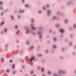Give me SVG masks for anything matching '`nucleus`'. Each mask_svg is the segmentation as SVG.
Listing matches in <instances>:
<instances>
[{
  "mask_svg": "<svg viewBox=\"0 0 76 76\" xmlns=\"http://www.w3.org/2000/svg\"><path fill=\"white\" fill-rule=\"evenodd\" d=\"M16 72V71H14V72H13V74H15V73Z\"/></svg>",
  "mask_w": 76,
  "mask_h": 76,
  "instance_id": "29",
  "label": "nucleus"
},
{
  "mask_svg": "<svg viewBox=\"0 0 76 76\" xmlns=\"http://www.w3.org/2000/svg\"><path fill=\"white\" fill-rule=\"evenodd\" d=\"M34 76H36V75H34Z\"/></svg>",
  "mask_w": 76,
  "mask_h": 76,
  "instance_id": "52",
  "label": "nucleus"
},
{
  "mask_svg": "<svg viewBox=\"0 0 76 76\" xmlns=\"http://www.w3.org/2000/svg\"><path fill=\"white\" fill-rule=\"evenodd\" d=\"M0 9L1 10H3V7H1Z\"/></svg>",
  "mask_w": 76,
  "mask_h": 76,
  "instance_id": "30",
  "label": "nucleus"
},
{
  "mask_svg": "<svg viewBox=\"0 0 76 76\" xmlns=\"http://www.w3.org/2000/svg\"><path fill=\"white\" fill-rule=\"evenodd\" d=\"M42 76H45V75H44V74H43L42 75Z\"/></svg>",
  "mask_w": 76,
  "mask_h": 76,
  "instance_id": "50",
  "label": "nucleus"
},
{
  "mask_svg": "<svg viewBox=\"0 0 76 76\" xmlns=\"http://www.w3.org/2000/svg\"><path fill=\"white\" fill-rule=\"evenodd\" d=\"M42 13V11H41L39 10V13Z\"/></svg>",
  "mask_w": 76,
  "mask_h": 76,
  "instance_id": "28",
  "label": "nucleus"
},
{
  "mask_svg": "<svg viewBox=\"0 0 76 76\" xmlns=\"http://www.w3.org/2000/svg\"><path fill=\"white\" fill-rule=\"evenodd\" d=\"M73 27L74 28H76V25H74Z\"/></svg>",
  "mask_w": 76,
  "mask_h": 76,
  "instance_id": "38",
  "label": "nucleus"
},
{
  "mask_svg": "<svg viewBox=\"0 0 76 76\" xmlns=\"http://www.w3.org/2000/svg\"><path fill=\"white\" fill-rule=\"evenodd\" d=\"M20 13H24L25 11L23 10H21L20 11Z\"/></svg>",
  "mask_w": 76,
  "mask_h": 76,
  "instance_id": "8",
  "label": "nucleus"
},
{
  "mask_svg": "<svg viewBox=\"0 0 76 76\" xmlns=\"http://www.w3.org/2000/svg\"><path fill=\"white\" fill-rule=\"evenodd\" d=\"M72 44V42H70L69 43V45H71Z\"/></svg>",
  "mask_w": 76,
  "mask_h": 76,
  "instance_id": "36",
  "label": "nucleus"
},
{
  "mask_svg": "<svg viewBox=\"0 0 76 76\" xmlns=\"http://www.w3.org/2000/svg\"><path fill=\"white\" fill-rule=\"evenodd\" d=\"M43 9L44 10L45 9V7H43Z\"/></svg>",
  "mask_w": 76,
  "mask_h": 76,
  "instance_id": "44",
  "label": "nucleus"
},
{
  "mask_svg": "<svg viewBox=\"0 0 76 76\" xmlns=\"http://www.w3.org/2000/svg\"><path fill=\"white\" fill-rule=\"evenodd\" d=\"M59 32H61V33H64V31L62 29H60L59 30Z\"/></svg>",
  "mask_w": 76,
  "mask_h": 76,
  "instance_id": "7",
  "label": "nucleus"
},
{
  "mask_svg": "<svg viewBox=\"0 0 76 76\" xmlns=\"http://www.w3.org/2000/svg\"><path fill=\"white\" fill-rule=\"evenodd\" d=\"M42 29V28H41V27H40L39 28V30H41V29Z\"/></svg>",
  "mask_w": 76,
  "mask_h": 76,
  "instance_id": "25",
  "label": "nucleus"
},
{
  "mask_svg": "<svg viewBox=\"0 0 76 76\" xmlns=\"http://www.w3.org/2000/svg\"><path fill=\"white\" fill-rule=\"evenodd\" d=\"M24 60H26V59H25V58H24Z\"/></svg>",
  "mask_w": 76,
  "mask_h": 76,
  "instance_id": "51",
  "label": "nucleus"
},
{
  "mask_svg": "<svg viewBox=\"0 0 76 76\" xmlns=\"http://www.w3.org/2000/svg\"><path fill=\"white\" fill-rule=\"evenodd\" d=\"M25 7H28V5L26 4H25Z\"/></svg>",
  "mask_w": 76,
  "mask_h": 76,
  "instance_id": "19",
  "label": "nucleus"
},
{
  "mask_svg": "<svg viewBox=\"0 0 76 76\" xmlns=\"http://www.w3.org/2000/svg\"><path fill=\"white\" fill-rule=\"evenodd\" d=\"M53 41H57V39H56V38H54Z\"/></svg>",
  "mask_w": 76,
  "mask_h": 76,
  "instance_id": "12",
  "label": "nucleus"
},
{
  "mask_svg": "<svg viewBox=\"0 0 76 76\" xmlns=\"http://www.w3.org/2000/svg\"><path fill=\"white\" fill-rule=\"evenodd\" d=\"M58 26H59V25L58 24H57V25H56V26H57V27H58Z\"/></svg>",
  "mask_w": 76,
  "mask_h": 76,
  "instance_id": "40",
  "label": "nucleus"
},
{
  "mask_svg": "<svg viewBox=\"0 0 76 76\" xmlns=\"http://www.w3.org/2000/svg\"><path fill=\"white\" fill-rule=\"evenodd\" d=\"M37 56L39 57H41L42 56V55L39 54Z\"/></svg>",
  "mask_w": 76,
  "mask_h": 76,
  "instance_id": "17",
  "label": "nucleus"
},
{
  "mask_svg": "<svg viewBox=\"0 0 76 76\" xmlns=\"http://www.w3.org/2000/svg\"><path fill=\"white\" fill-rule=\"evenodd\" d=\"M16 34L17 35H18V34H19V31H17Z\"/></svg>",
  "mask_w": 76,
  "mask_h": 76,
  "instance_id": "16",
  "label": "nucleus"
},
{
  "mask_svg": "<svg viewBox=\"0 0 76 76\" xmlns=\"http://www.w3.org/2000/svg\"><path fill=\"white\" fill-rule=\"evenodd\" d=\"M75 72H76V70L75 71Z\"/></svg>",
  "mask_w": 76,
  "mask_h": 76,
  "instance_id": "55",
  "label": "nucleus"
},
{
  "mask_svg": "<svg viewBox=\"0 0 76 76\" xmlns=\"http://www.w3.org/2000/svg\"><path fill=\"white\" fill-rule=\"evenodd\" d=\"M18 28V26H15V29H17Z\"/></svg>",
  "mask_w": 76,
  "mask_h": 76,
  "instance_id": "15",
  "label": "nucleus"
},
{
  "mask_svg": "<svg viewBox=\"0 0 76 76\" xmlns=\"http://www.w3.org/2000/svg\"><path fill=\"white\" fill-rule=\"evenodd\" d=\"M19 18H20V16H18V19H19Z\"/></svg>",
  "mask_w": 76,
  "mask_h": 76,
  "instance_id": "45",
  "label": "nucleus"
},
{
  "mask_svg": "<svg viewBox=\"0 0 76 76\" xmlns=\"http://www.w3.org/2000/svg\"><path fill=\"white\" fill-rule=\"evenodd\" d=\"M3 24H4V22H2L1 23V25H3Z\"/></svg>",
  "mask_w": 76,
  "mask_h": 76,
  "instance_id": "32",
  "label": "nucleus"
},
{
  "mask_svg": "<svg viewBox=\"0 0 76 76\" xmlns=\"http://www.w3.org/2000/svg\"><path fill=\"white\" fill-rule=\"evenodd\" d=\"M31 20L32 22H34V21L33 20V19H31Z\"/></svg>",
  "mask_w": 76,
  "mask_h": 76,
  "instance_id": "33",
  "label": "nucleus"
},
{
  "mask_svg": "<svg viewBox=\"0 0 76 76\" xmlns=\"http://www.w3.org/2000/svg\"><path fill=\"white\" fill-rule=\"evenodd\" d=\"M53 48H54L55 49V48H56V46L54 45H53Z\"/></svg>",
  "mask_w": 76,
  "mask_h": 76,
  "instance_id": "18",
  "label": "nucleus"
},
{
  "mask_svg": "<svg viewBox=\"0 0 76 76\" xmlns=\"http://www.w3.org/2000/svg\"><path fill=\"white\" fill-rule=\"evenodd\" d=\"M10 63H12L13 62V61H12L10 60Z\"/></svg>",
  "mask_w": 76,
  "mask_h": 76,
  "instance_id": "31",
  "label": "nucleus"
},
{
  "mask_svg": "<svg viewBox=\"0 0 76 76\" xmlns=\"http://www.w3.org/2000/svg\"><path fill=\"white\" fill-rule=\"evenodd\" d=\"M4 32H6L7 31V29H4Z\"/></svg>",
  "mask_w": 76,
  "mask_h": 76,
  "instance_id": "21",
  "label": "nucleus"
},
{
  "mask_svg": "<svg viewBox=\"0 0 76 76\" xmlns=\"http://www.w3.org/2000/svg\"><path fill=\"white\" fill-rule=\"evenodd\" d=\"M3 4V2H2L0 1V5H1Z\"/></svg>",
  "mask_w": 76,
  "mask_h": 76,
  "instance_id": "27",
  "label": "nucleus"
},
{
  "mask_svg": "<svg viewBox=\"0 0 76 76\" xmlns=\"http://www.w3.org/2000/svg\"><path fill=\"white\" fill-rule=\"evenodd\" d=\"M31 28L32 29H34V30H35V29H36V28L33 26V24H32L31 25Z\"/></svg>",
  "mask_w": 76,
  "mask_h": 76,
  "instance_id": "4",
  "label": "nucleus"
},
{
  "mask_svg": "<svg viewBox=\"0 0 76 76\" xmlns=\"http://www.w3.org/2000/svg\"><path fill=\"white\" fill-rule=\"evenodd\" d=\"M4 58H2L1 59V61H2V62H4Z\"/></svg>",
  "mask_w": 76,
  "mask_h": 76,
  "instance_id": "10",
  "label": "nucleus"
},
{
  "mask_svg": "<svg viewBox=\"0 0 76 76\" xmlns=\"http://www.w3.org/2000/svg\"><path fill=\"white\" fill-rule=\"evenodd\" d=\"M48 50H46V53H48Z\"/></svg>",
  "mask_w": 76,
  "mask_h": 76,
  "instance_id": "37",
  "label": "nucleus"
},
{
  "mask_svg": "<svg viewBox=\"0 0 76 76\" xmlns=\"http://www.w3.org/2000/svg\"><path fill=\"white\" fill-rule=\"evenodd\" d=\"M47 12L48 13V16H49V15L51 14V11L50 10H48Z\"/></svg>",
  "mask_w": 76,
  "mask_h": 76,
  "instance_id": "5",
  "label": "nucleus"
},
{
  "mask_svg": "<svg viewBox=\"0 0 76 76\" xmlns=\"http://www.w3.org/2000/svg\"><path fill=\"white\" fill-rule=\"evenodd\" d=\"M26 44H29V42H26Z\"/></svg>",
  "mask_w": 76,
  "mask_h": 76,
  "instance_id": "41",
  "label": "nucleus"
},
{
  "mask_svg": "<svg viewBox=\"0 0 76 76\" xmlns=\"http://www.w3.org/2000/svg\"><path fill=\"white\" fill-rule=\"evenodd\" d=\"M24 1H25V0H22V3H24Z\"/></svg>",
  "mask_w": 76,
  "mask_h": 76,
  "instance_id": "35",
  "label": "nucleus"
},
{
  "mask_svg": "<svg viewBox=\"0 0 76 76\" xmlns=\"http://www.w3.org/2000/svg\"><path fill=\"white\" fill-rule=\"evenodd\" d=\"M1 34H3V32L2 31H1Z\"/></svg>",
  "mask_w": 76,
  "mask_h": 76,
  "instance_id": "48",
  "label": "nucleus"
},
{
  "mask_svg": "<svg viewBox=\"0 0 76 76\" xmlns=\"http://www.w3.org/2000/svg\"><path fill=\"white\" fill-rule=\"evenodd\" d=\"M34 73V71H32L31 72V74H32V73Z\"/></svg>",
  "mask_w": 76,
  "mask_h": 76,
  "instance_id": "39",
  "label": "nucleus"
},
{
  "mask_svg": "<svg viewBox=\"0 0 76 76\" xmlns=\"http://www.w3.org/2000/svg\"><path fill=\"white\" fill-rule=\"evenodd\" d=\"M34 46H31V47H30V49H31V50H32V49H34Z\"/></svg>",
  "mask_w": 76,
  "mask_h": 76,
  "instance_id": "13",
  "label": "nucleus"
},
{
  "mask_svg": "<svg viewBox=\"0 0 76 76\" xmlns=\"http://www.w3.org/2000/svg\"><path fill=\"white\" fill-rule=\"evenodd\" d=\"M15 65L14 64H12V68L13 69H15Z\"/></svg>",
  "mask_w": 76,
  "mask_h": 76,
  "instance_id": "9",
  "label": "nucleus"
},
{
  "mask_svg": "<svg viewBox=\"0 0 76 76\" xmlns=\"http://www.w3.org/2000/svg\"><path fill=\"white\" fill-rule=\"evenodd\" d=\"M41 71L42 72H43V71H44V68H42L41 69Z\"/></svg>",
  "mask_w": 76,
  "mask_h": 76,
  "instance_id": "26",
  "label": "nucleus"
},
{
  "mask_svg": "<svg viewBox=\"0 0 76 76\" xmlns=\"http://www.w3.org/2000/svg\"><path fill=\"white\" fill-rule=\"evenodd\" d=\"M68 21L67 20H65V23H67Z\"/></svg>",
  "mask_w": 76,
  "mask_h": 76,
  "instance_id": "20",
  "label": "nucleus"
},
{
  "mask_svg": "<svg viewBox=\"0 0 76 76\" xmlns=\"http://www.w3.org/2000/svg\"><path fill=\"white\" fill-rule=\"evenodd\" d=\"M33 59H34V57H33V56L31 57L30 59H29L30 63H31L32 61H33Z\"/></svg>",
  "mask_w": 76,
  "mask_h": 76,
  "instance_id": "3",
  "label": "nucleus"
},
{
  "mask_svg": "<svg viewBox=\"0 0 76 76\" xmlns=\"http://www.w3.org/2000/svg\"><path fill=\"white\" fill-rule=\"evenodd\" d=\"M22 67H23V68L24 69L25 68V66H23Z\"/></svg>",
  "mask_w": 76,
  "mask_h": 76,
  "instance_id": "43",
  "label": "nucleus"
},
{
  "mask_svg": "<svg viewBox=\"0 0 76 76\" xmlns=\"http://www.w3.org/2000/svg\"><path fill=\"white\" fill-rule=\"evenodd\" d=\"M25 29L26 30V33H27V34H28V33H29V32H29L30 31V30H28V29L26 28H25Z\"/></svg>",
  "mask_w": 76,
  "mask_h": 76,
  "instance_id": "6",
  "label": "nucleus"
},
{
  "mask_svg": "<svg viewBox=\"0 0 76 76\" xmlns=\"http://www.w3.org/2000/svg\"><path fill=\"white\" fill-rule=\"evenodd\" d=\"M46 7H50V5L49 4H48L47 5H46Z\"/></svg>",
  "mask_w": 76,
  "mask_h": 76,
  "instance_id": "22",
  "label": "nucleus"
},
{
  "mask_svg": "<svg viewBox=\"0 0 76 76\" xmlns=\"http://www.w3.org/2000/svg\"><path fill=\"white\" fill-rule=\"evenodd\" d=\"M10 17L12 19H13V16H11Z\"/></svg>",
  "mask_w": 76,
  "mask_h": 76,
  "instance_id": "23",
  "label": "nucleus"
},
{
  "mask_svg": "<svg viewBox=\"0 0 76 76\" xmlns=\"http://www.w3.org/2000/svg\"><path fill=\"white\" fill-rule=\"evenodd\" d=\"M61 58V59H62V58Z\"/></svg>",
  "mask_w": 76,
  "mask_h": 76,
  "instance_id": "53",
  "label": "nucleus"
},
{
  "mask_svg": "<svg viewBox=\"0 0 76 76\" xmlns=\"http://www.w3.org/2000/svg\"><path fill=\"white\" fill-rule=\"evenodd\" d=\"M1 15L2 16H3V13H2L1 14Z\"/></svg>",
  "mask_w": 76,
  "mask_h": 76,
  "instance_id": "42",
  "label": "nucleus"
},
{
  "mask_svg": "<svg viewBox=\"0 0 76 76\" xmlns=\"http://www.w3.org/2000/svg\"><path fill=\"white\" fill-rule=\"evenodd\" d=\"M30 64H31V66H32V65H33V64H32V63H31V62H30Z\"/></svg>",
  "mask_w": 76,
  "mask_h": 76,
  "instance_id": "34",
  "label": "nucleus"
},
{
  "mask_svg": "<svg viewBox=\"0 0 76 76\" xmlns=\"http://www.w3.org/2000/svg\"><path fill=\"white\" fill-rule=\"evenodd\" d=\"M21 61L23 63H24V62H25V61H24V60L22 59L21 60Z\"/></svg>",
  "mask_w": 76,
  "mask_h": 76,
  "instance_id": "11",
  "label": "nucleus"
},
{
  "mask_svg": "<svg viewBox=\"0 0 76 76\" xmlns=\"http://www.w3.org/2000/svg\"><path fill=\"white\" fill-rule=\"evenodd\" d=\"M37 34H38L39 35V37L40 38H42V37L41 36V35H42V32L38 31Z\"/></svg>",
  "mask_w": 76,
  "mask_h": 76,
  "instance_id": "1",
  "label": "nucleus"
},
{
  "mask_svg": "<svg viewBox=\"0 0 76 76\" xmlns=\"http://www.w3.org/2000/svg\"><path fill=\"white\" fill-rule=\"evenodd\" d=\"M48 74H50V72H48Z\"/></svg>",
  "mask_w": 76,
  "mask_h": 76,
  "instance_id": "47",
  "label": "nucleus"
},
{
  "mask_svg": "<svg viewBox=\"0 0 76 76\" xmlns=\"http://www.w3.org/2000/svg\"><path fill=\"white\" fill-rule=\"evenodd\" d=\"M59 73V74H64L65 73H66V72L64 71H60Z\"/></svg>",
  "mask_w": 76,
  "mask_h": 76,
  "instance_id": "2",
  "label": "nucleus"
},
{
  "mask_svg": "<svg viewBox=\"0 0 76 76\" xmlns=\"http://www.w3.org/2000/svg\"><path fill=\"white\" fill-rule=\"evenodd\" d=\"M7 73H9L10 72V70L9 69H7Z\"/></svg>",
  "mask_w": 76,
  "mask_h": 76,
  "instance_id": "14",
  "label": "nucleus"
},
{
  "mask_svg": "<svg viewBox=\"0 0 76 76\" xmlns=\"http://www.w3.org/2000/svg\"><path fill=\"white\" fill-rule=\"evenodd\" d=\"M53 19H56V17L54 16L53 17Z\"/></svg>",
  "mask_w": 76,
  "mask_h": 76,
  "instance_id": "24",
  "label": "nucleus"
},
{
  "mask_svg": "<svg viewBox=\"0 0 76 76\" xmlns=\"http://www.w3.org/2000/svg\"><path fill=\"white\" fill-rule=\"evenodd\" d=\"M33 34L34 35H35V33L34 32L33 33Z\"/></svg>",
  "mask_w": 76,
  "mask_h": 76,
  "instance_id": "46",
  "label": "nucleus"
},
{
  "mask_svg": "<svg viewBox=\"0 0 76 76\" xmlns=\"http://www.w3.org/2000/svg\"><path fill=\"white\" fill-rule=\"evenodd\" d=\"M26 76H27V75H26Z\"/></svg>",
  "mask_w": 76,
  "mask_h": 76,
  "instance_id": "54",
  "label": "nucleus"
},
{
  "mask_svg": "<svg viewBox=\"0 0 76 76\" xmlns=\"http://www.w3.org/2000/svg\"><path fill=\"white\" fill-rule=\"evenodd\" d=\"M51 31H52L51 30H50V32H51Z\"/></svg>",
  "mask_w": 76,
  "mask_h": 76,
  "instance_id": "49",
  "label": "nucleus"
}]
</instances>
